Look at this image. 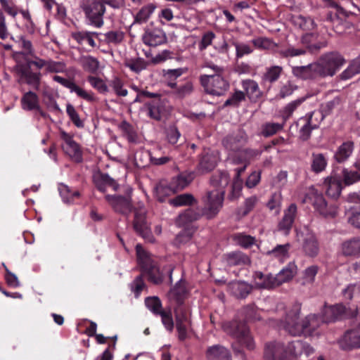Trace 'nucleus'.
<instances>
[{
	"mask_svg": "<svg viewBox=\"0 0 360 360\" xmlns=\"http://www.w3.org/2000/svg\"><path fill=\"white\" fill-rule=\"evenodd\" d=\"M304 351L307 355L314 352L313 348L300 340L290 342L287 346L281 342L273 341L266 343L264 358V360H290L291 357L300 356ZM318 360L324 359L319 356Z\"/></svg>",
	"mask_w": 360,
	"mask_h": 360,
	"instance_id": "nucleus-1",
	"label": "nucleus"
},
{
	"mask_svg": "<svg viewBox=\"0 0 360 360\" xmlns=\"http://www.w3.org/2000/svg\"><path fill=\"white\" fill-rule=\"evenodd\" d=\"M137 263L143 276L155 285L161 284L165 279V273L169 276V283H172L173 268L164 267L160 270L157 262L153 259L151 255L140 244L136 246Z\"/></svg>",
	"mask_w": 360,
	"mask_h": 360,
	"instance_id": "nucleus-2",
	"label": "nucleus"
},
{
	"mask_svg": "<svg viewBox=\"0 0 360 360\" xmlns=\"http://www.w3.org/2000/svg\"><path fill=\"white\" fill-rule=\"evenodd\" d=\"M221 197L214 196L210 193L208 196L203 198L204 207H197L195 209L188 208L181 213L176 224L179 226H186L193 221L200 219L205 216L207 219L214 218L221 208Z\"/></svg>",
	"mask_w": 360,
	"mask_h": 360,
	"instance_id": "nucleus-3",
	"label": "nucleus"
},
{
	"mask_svg": "<svg viewBox=\"0 0 360 360\" xmlns=\"http://www.w3.org/2000/svg\"><path fill=\"white\" fill-rule=\"evenodd\" d=\"M222 328L226 334L236 340V342L232 344L233 352L236 356H240L244 360L245 354L241 346L245 347L248 350L255 348V342L247 325L242 321L233 320L224 323Z\"/></svg>",
	"mask_w": 360,
	"mask_h": 360,
	"instance_id": "nucleus-4",
	"label": "nucleus"
},
{
	"mask_svg": "<svg viewBox=\"0 0 360 360\" xmlns=\"http://www.w3.org/2000/svg\"><path fill=\"white\" fill-rule=\"evenodd\" d=\"M300 310L293 309L289 311L283 321V327L291 335L305 337L309 336L319 326V316L316 314L307 316L304 320L300 321Z\"/></svg>",
	"mask_w": 360,
	"mask_h": 360,
	"instance_id": "nucleus-5",
	"label": "nucleus"
},
{
	"mask_svg": "<svg viewBox=\"0 0 360 360\" xmlns=\"http://www.w3.org/2000/svg\"><path fill=\"white\" fill-rule=\"evenodd\" d=\"M32 57L33 60H27L25 65L19 67L18 74L20 80L38 91L42 79V73L39 70L44 68L46 72L48 60L41 58L35 54Z\"/></svg>",
	"mask_w": 360,
	"mask_h": 360,
	"instance_id": "nucleus-6",
	"label": "nucleus"
},
{
	"mask_svg": "<svg viewBox=\"0 0 360 360\" xmlns=\"http://www.w3.org/2000/svg\"><path fill=\"white\" fill-rule=\"evenodd\" d=\"M297 271V266L293 263H289L278 274L265 275L262 272H256L255 280L256 285L261 288H271L290 281Z\"/></svg>",
	"mask_w": 360,
	"mask_h": 360,
	"instance_id": "nucleus-7",
	"label": "nucleus"
},
{
	"mask_svg": "<svg viewBox=\"0 0 360 360\" xmlns=\"http://www.w3.org/2000/svg\"><path fill=\"white\" fill-rule=\"evenodd\" d=\"M304 201L311 203L315 211L325 218L333 219L338 215V206L335 202L326 200L322 193L316 190L310 191L305 196Z\"/></svg>",
	"mask_w": 360,
	"mask_h": 360,
	"instance_id": "nucleus-8",
	"label": "nucleus"
},
{
	"mask_svg": "<svg viewBox=\"0 0 360 360\" xmlns=\"http://www.w3.org/2000/svg\"><path fill=\"white\" fill-rule=\"evenodd\" d=\"M80 8L91 25L97 28L103 25V15L105 13L103 0H82Z\"/></svg>",
	"mask_w": 360,
	"mask_h": 360,
	"instance_id": "nucleus-9",
	"label": "nucleus"
},
{
	"mask_svg": "<svg viewBox=\"0 0 360 360\" xmlns=\"http://www.w3.org/2000/svg\"><path fill=\"white\" fill-rule=\"evenodd\" d=\"M345 60L337 52H330L321 56L316 62L320 73V77L333 76L344 65Z\"/></svg>",
	"mask_w": 360,
	"mask_h": 360,
	"instance_id": "nucleus-10",
	"label": "nucleus"
},
{
	"mask_svg": "<svg viewBox=\"0 0 360 360\" xmlns=\"http://www.w3.org/2000/svg\"><path fill=\"white\" fill-rule=\"evenodd\" d=\"M178 340L184 342L188 338V329L191 327V311L186 304H176L174 308Z\"/></svg>",
	"mask_w": 360,
	"mask_h": 360,
	"instance_id": "nucleus-11",
	"label": "nucleus"
},
{
	"mask_svg": "<svg viewBox=\"0 0 360 360\" xmlns=\"http://www.w3.org/2000/svg\"><path fill=\"white\" fill-rule=\"evenodd\" d=\"M200 84L205 91L210 95L220 96L229 89V82L219 74L202 75L200 77Z\"/></svg>",
	"mask_w": 360,
	"mask_h": 360,
	"instance_id": "nucleus-12",
	"label": "nucleus"
},
{
	"mask_svg": "<svg viewBox=\"0 0 360 360\" xmlns=\"http://www.w3.org/2000/svg\"><path fill=\"white\" fill-rule=\"evenodd\" d=\"M60 138L63 141L61 146L63 152L74 162L77 163L82 162L83 160V153L79 144L74 140L73 135L65 131H60Z\"/></svg>",
	"mask_w": 360,
	"mask_h": 360,
	"instance_id": "nucleus-13",
	"label": "nucleus"
},
{
	"mask_svg": "<svg viewBox=\"0 0 360 360\" xmlns=\"http://www.w3.org/2000/svg\"><path fill=\"white\" fill-rule=\"evenodd\" d=\"M230 181L229 173L226 171H218L214 173L210 179V184L215 189L208 191L205 196L210 193H213L214 196L221 197V207L223 206L224 198L225 194V188L228 186Z\"/></svg>",
	"mask_w": 360,
	"mask_h": 360,
	"instance_id": "nucleus-14",
	"label": "nucleus"
},
{
	"mask_svg": "<svg viewBox=\"0 0 360 360\" xmlns=\"http://www.w3.org/2000/svg\"><path fill=\"white\" fill-rule=\"evenodd\" d=\"M297 214V205L295 203L290 204L288 207L284 210L283 216L278 223V231L285 236H288L292 228Z\"/></svg>",
	"mask_w": 360,
	"mask_h": 360,
	"instance_id": "nucleus-15",
	"label": "nucleus"
},
{
	"mask_svg": "<svg viewBox=\"0 0 360 360\" xmlns=\"http://www.w3.org/2000/svg\"><path fill=\"white\" fill-rule=\"evenodd\" d=\"M53 79L60 84L62 86L69 89L71 92H75L81 98L88 102H95L96 98L94 94L91 91H86L77 86L74 82L62 77L58 75H54Z\"/></svg>",
	"mask_w": 360,
	"mask_h": 360,
	"instance_id": "nucleus-16",
	"label": "nucleus"
},
{
	"mask_svg": "<svg viewBox=\"0 0 360 360\" xmlns=\"http://www.w3.org/2000/svg\"><path fill=\"white\" fill-rule=\"evenodd\" d=\"M318 119L315 112H312L299 120L298 124L302 123L300 129V137L302 141H307L311 136V131L318 128Z\"/></svg>",
	"mask_w": 360,
	"mask_h": 360,
	"instance_id": "nucleus-17",
	"label": "nucleus"
},
{
	"mask_svg": "<svg viewBox=\"0 0 360 360\" xmlns=\"http://www.w3.org/2000/svg\"><path fill=\"white\" fill-rule=\"evenodd\" d=\"M143 42L149 46H158L167 41L165 32L160 28H148L143 35Z\"/></svg>",
	"mask_w": 360,
	"mask_h": 360,
	"instance_id": "nucleus-18",
	"label": "nucleus"
},
{
	"mask_svg": "<svg viewBox=\"0 0 360 360\" xmlns=\"http://www.w3.org/2000/svg\"><path fill=\"white\" fill-rule=\"evenodd\" d=\"M151 98L153 99L145 104L148 110V116L153 120L160 121L165 113V102L160 94H157L156 96Z\"/></svg>",
	"mask_w": 360,
	"mask_h": 360,
	"instance_id": "nucleus-19",
	"label": "nucleus"
},
{
	"mask_svg": "<svg viewBox=\"0 0 360 360\" xmlns=\"http://www.w3.org/2000/svg\"><path fill=\"white\" fill-rule=\"evenodd\" d=\"M105 198L116 212L122 214H128L131 212L132 205L129 198L122 195H106Z\"/></svg>",
	"mask_w": 360,
	"mask_h": 360,
	"instance_id": "nucleus-20",
	"label": "nucleus"
},
{
	"mask_svg": "<svg viewBox=\"0 0 360 360\" xmlns=\"http://www.w3.org/2000/svg\"><path fill=\"white\" fill-rule=\"evenodd\" d=\"M133 226L135 231L141 237L150 243H153L155 238L148 228L144 214L135 212Z\"/></svg>",
	"mask_w": 360,
	"mask_h": 360,
	"instance_id": "nucleus-21",
	"label": "nucleus"
},
{
	"mask_svg": "<svg viewBox=\"0 0 360 360\" xmlns=\"http://www.w3.org/2000/svg\"><path fill=\"white\" fill-rule=\"evenodd\" d=\"M346 311V307L342 304H337L333 306H325L321 315V320L323 323L334 322L342 319Z\"/></svg>",
	"mask_w": 360,
	"mask_h": 360,
	"instance_id": "nucleus-22",
	"label": "nucleus"
},
{
	"mask_svg": "<svg viewBox=\"0 0 360 360\" xmlns=\"http://www.w3.org/2000/svg\"><path fill=\"white\" fill-rule=\"evenodd\" d=\"M292 72L296 77L304 80L315 79L318 77H320L318 65L316 63H313L304 66L293 67Z\"/></svg>",
	"mask_w": 360,
	"mask_h": 360,
	"instance_id": "nucleus-23",
	"label": "nucleus"
},
{
	"mask_svg": "<svg viewBox=\"0 0 360 360\" xmlns=\"http://www.w3.org/2000/svg\"><path fill=\"white\" fill-rule=\"evenodd\" d=\"M302 250L304 254L310 257H315L319 252V243L316 235L307 231L302 240Z\"/></svg>",
	"mask_w": 360,
	"mask_h": 360,
	"instance_id": "nucleus-24",
	"label": "nucleus"
},
{
	"mask_svg": "<svg viewBox=\"0 0 360 360\" xmlns=\"http://www.w3.org/2000/svg\"><path fill=\"white\" fill-rule=\"evenodd\" d=\"M93 182L95 187L99 191L105 193L107 187L112 188L114 191H117L119 185L117 181L111 178L108 174L98 172L93 176Z\"/></svg>",
	"mask_w": 360,
	"mask_h": 360,
	"instance_id": "nucleus-25",
	"label": "nucleus"
},
{
	"mask_svg": "<svg viewBox=\"0 0 360 360\" xmlns=\"http://www.w3.org/2000/svg\"><path fill=\"white\" fill-rule=\"evenodd\" d=\"M241 86L245 97H248L251 102L256 103L262 98V92L256 81L250 79H243Z\"/></svg>",
	"mask_w": 360,
	"mask_h": 360,
	"instance_id": "nucleus-26",
	"label": "nucleus"
},
{
	"mask_svg": "<svg viewBox=\"0 0 360 360\" xmlns=\"http://www.w3.org/2000/svg\"><path fill=\"white\" fill-rule=\"evenodd\" d=\"M354 150V141L350 140L345 141L338 147L334 153L333 159L339 164L345 163L352 155Z\"/></svg>",
	"mask_w": 360,
	"mask_h": 360,
	"instance_id": "nucleus-27",
	"label": "nucleus"
},
{
	"mask_svg": "<svg viewBox=\"0 0 360 360\" xmlns=\"http://www.w3.org/2000/svg\"><path fill=\"white\" fill-rule=\"evenodd\" d=\"M101 33L96 32H89L86 30L73 32L71 34L72 38L77 42L79 45L87 44L91 48L96 46L95 38L99 40Z\"/></svg>",
	"mask_w": 360,
	"mask_h": 360,
	"instance_id": "nucleus-28",
	"label": "nucleus"
},
{
	"mask_svg": "<svg viewBox=\"0 0 360 360\" xmlns=\"http://www.w3.org/2000/svg\"><path fill=\"white\" fill-rule=\"evenodd\" d=\"M226 264L229 266H245L250 265V257L241 251H233L224 256Z\"/></svg>",
	"mask_w": 360,
	"mask_h": 360,
	"instance_id": "nucleus-29",
	"label": "nucleus"
},
{
	"mask_svg": "<svg viewBox=\"0 0 360 360\" xmlns=\"http://www.w3.org/2000/svg\"><path fill=\"white\" fill-rule=\"evenodd\" d=\"M326 195L333 199H337L341 194L344 186L340 177L334 175L327 177L325 180Z\"/></svg>",
	"mask_w": 360,
	"mask_h": 360,
	"instance_id": "nucleus-30",
	"label": "nucleus"
},
{
	"mask_svg": "<svg viewBox=\"0 0 360 360\" xmlns=\"http://www.w3.org/2000/svg\"><path fill=\"white\" fill-rule=\"evenodd\" d=\"M205 354L207 360H231L229 351L221 345L209 347Z\"/></svg>",
	"mask_w": 360,
	"mask_h": 360,
	"instance_id": "nucleus-31",
	"label": "nucleus"
},
{
	"mask_svg": "<svg viewBox=\"0 0 360 360\" xmlns=\"http://www.w3.org/2000/svg\"><path fill=\"white\" fill-rule=\"evenodd\" d=\"M318 34L315 33H306L302 37V43L304 45V49L311 53H317L326 44L323 42H318Z\"/></svg>",
	"mask_w": 360,
	"mask_h": 360,
	"instance_id": "nucleus-32",
	"label": "nucleus"
},
{
	"mask_svg": "<svg viewBox=\"0 0 360 360\" xmlns=\"http://www.w3.org/2000/svg\"><path fill=\"white\" fill-rule=\"evenodd\" d=\"M193 91V82L189 79H184L177 82L176 87L171 89V94L176 98L183 99L189 96Z\"/></svg>",
	"mask_w": 360,
	"mask_h": 360,
	"instance_id": "nucleus-33",
	"label": "nucleus"
},
{
	"mask_svg": "<svg viewBox=\"0 0 360 360\" xmlns=\"http://www.w3.org/2000/svg\"><path fill=\"white\" fill-rule=\"evenodd\" d=\"M342 252L345 256L358 257L360 256V236L354 237L342 244Z\"/></svg>",
	"mask_w": 360,
	"mask_h": 360,
	"instance_id": "nucleus-34",
	"label": "nucleus"
},
{
	"mask_svg": "<svg viewBox=\"0 0 360 360\" xmlns=\"http://www.w3.org/2000/svg\"><path fill=\"white\" fill-rule=\"evenodd\" d=\"M217 158L213 153H204L200 159L198 169L201 173H207L217 166Z\"/></svg>",
	"mask_w": 360,
	"mask_h": 360,
	"instance_id": "nucleus-35",
	"label": "nucleus"
},
{
	"mask_svg": "<svg viewBox=\"0 0 360 360\" xmlns=\"http://www.w3.org/2000/svg\"><path fill=\"white\" fill-rule=\"evenodd\" d=\"M195 178L193 172H184L180 173L172 179V185L174 187V192H178L186 188Z\"/></svg>",
	"mask_w": 360,
	"mask_h": 360,
	"instance_id": "nucleus-36",
	"label": "nucleus"
},
{
	"mask_svg": "<svg viewBox=\"0 0 360 360\" xmlns=\"http://www.w3.org/2000/svg\"><path fill=\"white\" fill-rule=\"evenodd\" d=\"M101 37L99 39L100 41L116 46L123 42L125 34L122 30H115L108 31L103 34H101Z\"/></svg>",
	"mask_w": 360,
	"mask_h": 360,
	"instance_id": "nucleus-37",
	"label": "nucleus"
},
{
	"mask_svg": "<svg viewBox=\"0 0 360 360\" xmlns=\"http://www.w3.org/2000/svg\"><path fill=\"white\" fill-rule=\"evenodd\" d=\"M21 105L23 110L31 111L39 109V99L37 94L29 91L23 94L21 98Z\"/></svg>",
	"mask_w": 360,
	"mask_h": 360,
	"instance_id": "nucleus-38",
	"label": "nucleus"
},
{
	"mask_svg": "<svg viewBox=\"0 0 360 360\" xmlns=\"http://www.w3.org/2000/svg\"><path fill=\"white\" fill-rule=\"evenodd\" d=\"M283 72V68L279 65H273L266 69L261 79L262 84L269 83L270 85L276 82L280 78Z\"/></svg>",
	"mask_w": 360,
	"mask_h": 360,
	"instance_id": "nucleus-39",
	"label": "nucleus"
},
{
	"mask_svg": "<svg viewBox=\"0 0 360 360\" xmlns=\"http://www.w3.org/2000/svg\"><path fill=\"white\" fill-rule=\"evenodd\" d=\"M231 293L237 298H245L252 291V285L243 281L232 282L229 285Z\"/></svg>",
	"mask_w": 360,
	"mask_h": 360,
	"instance_id": "nucleus-40",
	"label": "nucleus"
},
{
	"mask_svg": "<svg viewBox=\"0 0 360 360\" xmlns=\"http://www.w3.org/2000/svg\"><path fill=\"white\" fill-rule=\"evenodd\" d=\"M186 282L179 281L171 290V294L176 304H185L184 300L188 295Z\"/></svg>",
	"mask_w": 360,
	"mask_h": 360,
	"instance_id": "nucleus-41",
	"label": "nucleus"
},
{
	"mask_svg": "<svg viewBox=\"0 0 360 360\" xmlns=\"http://www.w3.org/2000/svg\"><path fill=\"white\" fill-rule=\"evenodd\" d=\"M290 248L291 245L289 243L283 245H277L271 250L267 252V255L283 262L286 259L289 258Z\"/></svg>",
	"mask_w": 360,
	"mask_h": 360,
	"instance_id": "nucleus-42",
	"label": "nucleus"
},
{
	"mask_svg": "<svg viewBox=\"0 0 360 360\" xmlns=\"http://www.w3.org/2000/svg\"><path fill=\"white\" fill-rule=\"evenodd\" d=\"M60 195L63 201L67 204H72L76 199L80 197V193L77 190H73L65 184H60L58 187Z\"/></svg>",
	"mask_w": 360,
	"mask_h": 360,
	"instance_id": "nucleus-43",
	"label": "nucleus"
},
{
	"mask_svg": "<svg viewBox=\"0 0 360 360\" xmlns=\"http://www.w3.org/2000/svg\"><path fill=\"white\" fill-rule=\"evenodd\" d=\"M187 71L186 68L168 69L163 70V77L167 86L170 89L176 87V79Z\"/></svg>",
	"mask_w": 360,
	"mask_h": 360,
	"instance_id": "nucleus-44",
	"label": "nucleus"
},
{
	"mask_svg": "<svg viewBox=\"0 0 360 360\" xmlns=\"http://www.w3.org/2000/svg\"><path fill=\"white\" fill-rule=\"evenodd\" d=\"M355 169L349 168H344L342 170L340 179L345 186H352L359 181H360V174Z\"/></svg>",
	"mask_w": 360,
	"mask_h": 360,
	"instance_id": "nucleus-45",
	"label": "nucleus"
},
{
	"mask_svg": "<svg viewBox=\"0 0 360 360\" xmlns=\"http://www.w3.org/2000/svg\"><path fill=\"white\" fill-rule=\"evenodd\" d=\"M155 195L158 201L164 202L165 198L174 193V187L172 185V182L168 184L166 182L160 181L155 188Z\"/></svg>",
	"mask_w": 360,
	"mask_h": 360,
	"instance_id": "nucleus-46",
	"label": "nucleus"
},
{
	"mask_svg": "<svg viewBox=\"0 0 360 360\" xmlns=\"http://www.w3.org/2000/svg\"><path fill=\"white\" fill-rule=\"evenodd\" d=\"M328 164L326 156L322 153H313L311 159V169L314 173H320L325 170Z\"/></svg>",
	"mask_w": 360,
	"mask_h": 360,
	"instance_id": "nucleus-47",
	"label": "nucleus"
},
{
	"mask_svg": "<svg viewBox=\"0 0 360 360\" xmlns=\"http://www.w3.org/2000/svg\"><path fill=\"white\" fill-rule=\"evenodd\" d=\"M148 65V63L140 57L127 58L124 60V66L137 74L146 69Z\"/></svg>",
	"mask_w": 360,
	"mask_h": 360,
	"instance_id": "nucleus-48",
	"label": "nucleus"
},
{
	"mask_svg": "<svg viewBox=\"0 0 360 360\" xmlns=\"http://www.w3.org/2000/svg\"><path fill=\"white\" fill-rule=\"evenodd\" d=\"M169 203L174 207L188 206L195 205L196 200L192 194L183 193L170 198Z\"/></svg>",
	"mask_w": 360,
	"mask_h": 360,
	"instance_id": "nucleus-49",
	"label": "nucleus"
},
{
	"mask_svg": "<svg viewBox=\"0 0 360 360\" xmlns=\"http://www.w3.org/2000/svg\"><path fill=\"white\" fill-rule=\"evenodd\" d=\"M79 62L82 68L89 73L95 74L98 70L99 61L94 56H83L80 58Z\"/></svg>",
	"mask_w": 360,
	"mask_h": 360,
	"instance_id": "nucleus-50",
	"label": "nucleus"
},
{
	"mask_svg": "<svg viewBox=\"0 0 360 360\" xmlns=\"http://www.w3.org/2000/svg\"><path fill=\"white\" fill-rule=\"evenodd\" d=\"M246 100L245 94L240 90L236 89L229 98L224 103L223 107L237 108L240 106L242 102Z\"/></svg>",
	"mask_w": 360,
	"mask_h": 360,
	"instance_id": "nucleus-51",
	"label": "nucleus"
},
{
	"mask_svg": "<svg viewBox=\"0 0 360 360\" xmlns=\"http://www.w3.org/2000/svg\"><path fill=\"white\" fill-rule=\"evenodd\" d=\"M224 147L231 151H238L243 146V139L240 135H229L223 139Z\"/></svg>",
	"mask_w": 360,
	"mask_h": 360,
	"instance_id": "nucleus-52",
	"label": "nucleus"
},
{
	"mask_svg": "<svg viewBox=\"0 0 360 360\" xmlns=\"http://www.w3.org/2000/svg\"><path fill=\"white\" fill-rule=\"evenodd\" d=\"M340 99L338 97L321 105V112H315L316 116L321 120L326 115L332 113L333 110L340 105Z\"/></svg>",
	"mask_w": 360,
	"mask_h": 360,
	"instance_id": "nucleus-53",
	"label": "nucleus"
},
{
	"mask_svg": "<svg viewBox=\"0 0 360 360\" xmlns=\"http://www.w3.org/2000/svg\"><path fill=\"white\" fill-rule=\"evenodd\" d=\"M305 101V98L302 97L288 103L281 111V116L284 122L289 120L297 108Z\"/></svg>",
	"mask_w": 360,
	"mask_h": 360,
	"instance_id": "nucleus-54",
	"label": "nucleus"
},
{
	"mask_svg": "<svg viewBox=\"0 0 360 360\" xmlns=\"http://www.w3.org/2000/svg\"><path fill=\"white\" fill-rule=\"evenodd\" d=\"M155 9V6L153 4H149L142 7L134 18V22L139 24L146 22L154 12Z\"/></svg>",
	"mask_w": 360,
	"mask_h": 360,
	"instance_id": "nucleus-55",
	"label": "nucleus"
},
{
	"mask_svg": "<svg viewBox=\"0 0 360 360\" xmlns=\"http://www.w3.org/2000/svg\"><path fill=\"white\" fill-rule=\"evenodd\" d=\"M146 307L155 315L158 316L164 310L160 299L157 296L148 297L145 299Z\"/></svg>",
	"mask_w": 360,
	"mask_h": 360,
	"instance_id": "nucleus-56",
	"label": "nucleus"
},
{
	"mask_svg": "<svg viewBox=\"0 0 360 360\" xmlns=\"http://www.w3.org/2000/svg\"><path fill=\"white\" fill-rule=\"evenodd\" d=\"M193 230L191 229H185L179 232L173 241V245L177 248H180L189 243L193 238Z\"/></svg>",
	"mask_w": 360,
	"mask_h": 360,
	"instance_id": "nucleus-57",
	"label": "nucleus"
},
{
	"mask_svg": "<svg viewBox=\"0 0 360 360\" xmlns=\"http://www.w3.org/2000/svg\"><path fill=\"white\" fill-rule=\"evenodd\" d=\"M252 44L259 50H274L277 47V44L267 37H257L252 40Z\"/></svg>",
	"mask_w": 360,
	"mask_h": 360,
	"instance_id": "nucleus-58",
	"label": "nucleus"
},
{
	"mask_svg": "<svg viewBox=\"0 0 360 360\" xmlns=\"http://www.w3.org/2000/svg\"><path fill=\"white\" fill-rule=\"evenodd\" d=\"M283 124L266 122L261 127V134L264 137H269L281 131Z\"/></svg>",
	"mask_w": 360,
	"mask_h": 360,
	"instance_id": "nucleus-59",
	"label": "nucleus"
},
{
	"mask_svg": "<svg viewBox=\"0 0 360 360\" xmlns=\"http://www.w3.org/2000/svg\"><path fill=\"white\" fill-rule=\"evenodd\" d=\"M306 53L307 50L304 47H295L292 45H288L279 51V54L283 58H293L304 55Z\"/></svg>",
	"mask_w": 360,
	"mask_h": 360,
	"instance_id": "nucleus-60",
	"label": "nucleus"
},
{
	"mask_svg": "<svg viewBox=\"0 0 360 360\" xmlns=\"http://www.w3.org/2000/svg\"><path fill=\"white\" fill-rule=\"evenodd\" d=\"M293 22L296 26L303 30H311L315 26L314 22L311 18L302 15L295 17Z\"/></svg>",
	"mask_w": 360,
	"mask_h": 360,
	"instance_id": "nucleus-61",
	"label": "nucleus"
},
{
	"mask_svg": "<svg viewBox=\"0 0 360 360\" xmlns=\"http://www.w3.org/2000/svg\"><path fill=\"white\" fill-rule=\"evenodd\" d=\"M158 316L161 317L162 323L165 329L169 332H172L174 327V323L171 309H164Z\"/></svg>",
	"mask_w": 360,
	"mask_h": 360,
	"instance_id": "nucleus-62",
	"label": "nucleus"
},
{
	"mask_svg": "<svg viewBox=\"0 0 360 360\" xmlns=\"http://www.w3.org/2000/svg\"><path fill=\"white\" fill-rule=\"evenodd\" d=\"M129 287L131 292L134 293L135 297H139L143 290L146 288L143 274H141L136 276L134 280L129 284Z\"/></svg>",
	"mask_w": 360,
	"mask_h": 360,
	"instance_id": "nucleus-63",
	"label": "nucleus"
},
{
	"mask_svg": "<svg viewBox=\"0 0 360 360\" xmlns=\"http://www.w3.org/2000/svg\"><path fill=\"white\" fill-rule=\"evenodd\" d=\"M358 73H360V56L352 60L349 67L342 73V77L343 79H349Z\"/></svg>",
	"mask_w": 360,
	"mask_h": 360,
	"instance_id": "nucleus-64",
	"label": "nucleus"
}]
</instances>
